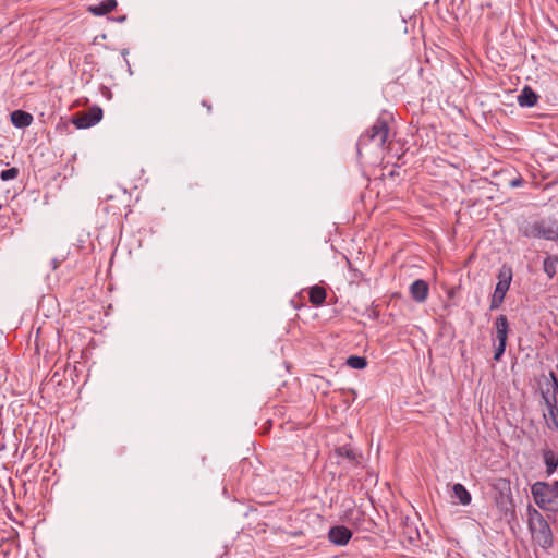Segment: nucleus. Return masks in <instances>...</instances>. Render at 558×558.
Returning <instances> with one entry per match:
<instances>
[{
  "mask_svg": "<svg viewBox=\"0 0 558 558\" xmlns=\"http://www.w3.org/2000/svg\"><path fill=\"white\" fill-rule=\"evenodd\" d=\"M520 234L527 239L558 242V221L553 217H531L519 221Z\"/></svg>",
  "mask_w": 558,
  "mask_h": 558,
  "instance_id": "f257e3e1",
  "label": "nucleus"
},
{
  "mask_svg": "<svg viewBox=\"0 0 558 558\" xmlns=\"http://www.w3.org/2000/svg\"><path fill=\"white\" fill-rule=\"evenodd\" d=\"M527 525L533 541L542 548L553 546L554 537L548 522L535 508H527Z\"/></svg>",
  "mask_w": 558,
  "mask_h": 558,
  "instance_id": "f03ea898",
  "label": "nucleus"
},
{
  "mask_svg": "<svg viewBox=\"0 0 558 558\" xmlns=\"http://www.w3.org/2000/svg\"><path fill=\"white\" fill-rule=\"evenodd\" d=\"M535 504L543 510H550V506L558 499V481L553 483L536 482L531 487Z\"/></svg>",
  "mask_w": 558,
  "mask_h": 558,
  "instance_id": "7ed1b4c3",
  "label": "nucleus"
},
{
  "mask_svg": "<svg viewBox=\"0 0 558 558\" xmlns=\"http://www.w3.org/2000/svg\"><path fill=\"white\" fill-rule=\"evenodd\" d=\"M389 134V126L386 120L378 119L376 122L360 136L357 142V149L360 150L361 145H366L371 142L379 148L384 147Z\"/></svg>",
  "mask_w": 558,
  "mask_h": 558,
  "instance_id": "20e7f679",
  "label": "nucleus"
},
{
  "mask_svg": "<svg viewBox=\"0 0 558 558\" xmlns=\"http://www.w3.org/2000/svg\"><path fill=\"white\" fill-rule=\"evenodd\" d=\"M498 282L490 300V310H497L504 303L507 291L512 280V269L509 266H502L498 272Z\"/></svg>",
  "mask_w": 558,
  "mask_h": 558,
  "instance_id": "39448f33",
  "label": "nucleus"
},
{
  "mask_svg": "<svg viewBox=\"0 0 558 558\" xmlns=\"http://www.w3.org/2000/svg\"><path fill=\"white\" fill-rule=\"evenodd\" d=\"M102 119V110L100 107L94 106L87 111L78 113L73 123L77 129H87L97 124Z\"/></svg>",
  "mask_w": 558,
  "mask_h": 558,
  "instance_id": "423d86ee",
  "label": "nucleus"
},
{
  "mask_svg": "<svg viewBox=\"0 0 558 558\" xmlns=\"http://www.w3.org/2000/svg\"><path fill=\"white\" fill-rule=\"evenodd\" d=\"M351 537L352 532L344 525L332 526L328 532L329 541L338 546L347 545Z\"/></svg>",
  "mask_w": 558,
  "mask_h": 558,
  "instance_id": "0eeeda50",
  "label": "nucleus"
},
{
  "mask_svg": "<svg viewBox=\"0 0 558 558\" xmlns=\"http://www.w3.org/2000/svg\"><path fill=\"white\" fill-rule=\"evenodd\" d=\"M429 294V287L425 280L416 279L410 286V295L417 302L423 303L427 300Z\"/></svg>",
  "mask_w": 558,
  "mask_h": 558,
  "instance_id": "6e6552de",
  "label": "nucleus"
},
{
  "mask_svg": "<svg viewBox=\"0 0 558 558\" xmlns=\"http://www.w3.org/2000/svg\"><path fill=\"white\" fill-rule=\"evenodd\" d=\"M495 338L499 343H507L509 323L506 315H499L495 320Z\"/></svg>",
  "mask_w": 558,
  "mask_h": 558,
  "instance_id": "1a4fd4ad",
  "label": "nucleus"
},
{
  "mask_svg": "<svg viewBox=\"0 0 558 558\" xmlns=\"http://www.w3.org/2000/svg\"><path fill=\"white\" fill-rule=\"evenodd\" d=\"M537 100L538 95L530 86H525L518 96V104L521 107H533Z\"/></svg>",
  "mask_w": 558,
  "mask_h": 558,
  "instance_id": "9d476101",
  "label": "nucleus"
},
{
  "mask_svg": "<svg viewBox=\"0 0 558 558\" xmlns=\"http://www.w3.org/2000/svg\"><path fill=\"white\" fill-rule=\"evenodd\" d=\"M34 118L31 113L23 110H14L11 113V122L15 128H27L32 124Z\"/></svg>",
  "mask_w": 558,
  "mask_h": 558,
  "instance_id": "9b49d317",
  "label": "nucleus"
},
{
  "mask_svg": "<svg viewBox=\"0 0 558 558\" xmlns=\"http://www.w3.org/2000/svg\"><path fill=\"white\" fill-rule=\"evenodd\" d=\"M117 0H105L96 5L88 7V12L96 16H101L113 11L117 8Z\"/></svg>",
  "mask_w": 558,
  "mask_h": 558,
  "instance_id": "f8f14e48",
  "label": "nucleus"
},
{
  "mask_svg": "<svg viewBox=\"0 0 558 558\" xmlns=\"http://www.w3.org/2000/svg\"><path fill=\"white\" fill-rule=\"evenodd\" d=\"M543 270L548 279H553L558 272V255L546 256L543 260Z\"/></svg>",
  "mask_w": 558,
  "mask_h": 558,
  "instance_id": "ddd939ff",
  "label": "nucleus"
},
{
  "mask_svg": "<svg viewBox=\"0 0 558 558\" xmlns=\"http://www.w3.org/2000/svg\"><path fill=\"white\" fill-rule=\"evenodd\" d=\"M326 290L322 286H313L308 291L310 302L314 306H320L325 303L326 300Z\"/></svg>",
  "mask_w": 558,
  "mask_h": 558,
  "instance_id": "4468645a",
  "label": "nucleus"
},
{
  "mask_svg": "<svg viewBox=\"0 0 558 558\" xmlns=\"http://www.w3.org/2000/svg\"><path fill=\"white\" fill-rule=\"evenodd\" d=\"M543 459L547 474L551 475L558 466V456L551 449H545L543 450Z\"/></svg>",
  "mask_w": 558,
  "mask_h": 558,
  "instance_id": "2eb2a0df",
  "label": "nucleus"
},
{
  "mask_svg": "<svg viewBox=\"0 0 558 558\" xmlns=\"http://www.w3.org/2000/svg\"><path fill=\"white\" fill-rule=\"evenodd\" d=\"M452 492L454 497L459 500V502L463 506H466L471 502L472 497L469 490L460 483H457L452 487Z\"/></svg>",
  "mask_w": 558,
  "mask_h": 558,
  "instance_id": "dca6fc26",
  "label": "nucleus"
},
{
  "mask_svg": "<svg viewBox=\"0 0 558 558\" xmlns=\"http://www.w3.org/2000/svg\"><path fill=\"white\" fill-rule=\"evenodd\" d=\"M336 454L340 458L347 459L351 463L359 462V454L356 451L349 446H341L335 450Z\"/></svg>",
  "mask_w": 558,
  "mask_h": 558,
  "instance_id": "f3484780",
  "label": "nucleus"
},
{
  "mask_svg": "<svg viewBox=\"0 0 558 558\" xmlns=\"http://www.w3.org/2000/svg\"><path fill=\"white\" fill-rule=\"evenodd\" d=\"M347 365L354 369H363L367 365V361L363 356L351 355L347 360Z\"/></svg>",
  "mask_w": 558,
  "mask_h": 558,
  "instance_id": "a211bd4d",
  "label": "nucleus"
},
{
  "mask_svg": "<svg viewBox=\"0 0 558 558\" xmlns=\"http://www.w3.org/2000/svg\"><path fill=\"white\" fill-rule=\"evenodd\" d=\"M558 395L542 391V398L547 410L558 408Z\"/></svg>",
  "mask_w": 558,
  "mask_h": 558,
  "instance_id": "6ab92c4d",
  "label": "nucleus"
},
{
  "mask_svg": "<svg viewBox=\"0 0 558 558\" xmlns=\"http://www.w3.org/2000/svg\"><path fill=\"white\" fill-rule=\"evenodd\" d=\"M544 418L548 426L558 429V408L547 410V413H544Z\"/></svg>",
  "mask_w": 558,
  "mask_h": 558,
  "instance_id": "aec40b11",
  "label": "nucleus"
},
{
  "mask_svg": "<svg viewBox=\"0 0 558 558\" xmlns=\"http://www.w3.org/2000/svg\"><path fill=\"white\" fill-rule=\"evenodd\" d=\"M17 174H19V170L16 168H10V169L3 170L0 174V178L3 181H9V180L15 179L17 177Z\"/></svg>",
  "mask_w": 558,
  "mask_h": 558,
  "instance_id": "412c9836",
  "label": "nucleus"
},
{
  "mask_svg": "<svg viewBox=\"0 0 558 558\" xmlns=\"http://www.w3.org/2000/svg\"><path fill=\"white\" fill-rule=\"evenodd\" d=\"M506 345L507 343H499L496 345L495 348V354H494V360L496 362H499L501 356L504 355L505 353V350H506Z\"/></svg>",
  "mask_w": 558,
  "mask_h": 558,
  "instance_id": "4be33fe9",
  "label": "nucleus"
},
{
  "mask_svg": "<svg viewBox=\"0 0 558 558\" xmlns=\"http://www.w3.org/2000/svg\"><path fill=\"white\" fill-rule=\"evenodd\" d=\"M549 378L553 384V389H554L553 393L558 395V376H557L556 372L550 371Z\"/></svg>",
  "mask_w": 558,
  "mask_h": 558,
  "instance_id": "5701e85b",
  "label": "nucleus"
},
{
  "mask_svg": "<svg viewBox=\"0 0 558 558\" xmlns=\"http://www.w3.org/2000/svg\"><path fill=\"white\" fill-rule=\"evenodd\" d=\"M522 184H523L522 178H515L510 181V186H512V187H518V186H521Z\"/></svg>",
  "mask_w": 558,
  "mask_h": 558,
  "instance_id": "b1692460",
  "label": "nucleus"
},
{
  "mask_svg": "<svg viewBox=\"0 0 558 558\" xmlns=\"http://www.w3.org/2000/svg\"><path fill=\"white\" fill-rule=\"evenodd\" d=\"M202 105H203L204 107H206L208 111H210V110H211V106H210V105H208L206 100H203V101H202Z\"/></svg>",
  "mask_w": 558,
  "mask_h": 558,
  "instance_id": "393cba45",
  "label": "nucleus"
},
{
  "mask_svg": "<svg viewBox=\"0 0 558 558\" xmlns=\"http://www.w3.org/2000/svg\"><path fill=\"white\" fill-rule=\"evenodd\" d=\"M126 17L123 15V16H120L117 19L118 22H123Z\"/></svg>",
  "mask_w": 558,
  "mask_h": 558,
  "instance_id": "a878e982",
  "label": "nucleus"
}]
</instances>
